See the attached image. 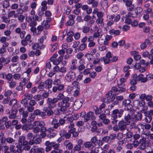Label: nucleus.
Here are the masks:
<instances>
[{"mask_svg":"<svg viewBox=\"0 0 153 153\" xmlns=\"http://www.w3.org/2000/svg\"><path fill=\"white\" fill-rule=\"evenodd\" d=\"M56 98L57 102L58 100H62L61 101L58 103V106L61 107L59 109L60 111L63 112V113H66L67 108V98H65L63 94H59L57 96V98Z\"/></svg>","mask_w":153,"mask_h":153,"instance_id":"1","label":"nucleus"},{"mask_svg":"<svg viewBox=\"0 0 153 153\" xmlns=\"http://www.w3.org/2000/svg\"><path fill=\"white\" fill-rule=\"evenodd\" d=\"M128 125L125 121L121 120L119 121L118 124L114 126L113 128L115 131H118L120 130L122 132H123V131L126 129L127 126Z\"/></svg>","mask_w":153,"mask_h":153,"instance_id":"2","label":"nucleus"},{"mask_svg":"<svg viewBox=\"0 0 153 153\" xmlns=\"http://www.w3.org/2000/svg\"><path fill=\"white\" fill-rule=\"evenodd\" d=\"M124 111L123 109L120 108L113 110L111 115V118L113 119H115L117 117L121 118L123 116Z\"/></svg>","mask_w":153,"mask_h":153,"instance_id":"3","label":"nucleus"},{"mask_svg":"<svg viewBox=\"0 0 153 153\" xmlns=\"http://www.w3.org/2000/svg\"><path fill=\"white\" fill-rule=\"evenodd\" d=\"M125 86L124 83L118 84L117 85V87H113L112 88V90L115 93V95H118L120 93H122L125 92L126 89L124 88Z\"/></svg>","mask_w":153,"mask_h":153,"instance_id":"4","label":"nucleus"},{"mask_svg":"<svg viewBox=\"0 0 153 153\" xmlns=\"http://www.w3.org/2000/svg\"><path fill=\"white\" fill-rule=\"evenodd\" d=\"M68 126L69 130H68V138H69L71 137V134H72L73 136L74 137H77L79 134V133L77 132H75L76 129L74 128V124L71 123Z\"/></svg>","mask_w":153,"mask_h":153,"instance_id":"5","label":"nucleus"},{"mask_svg":"<svg viewBox=\"0 0 153 153\" xmlns=\"http://www.w3.org/2000/svg\"><path fill=\"white\" fill-rule=\"evenodd\" d=\"M2 147L3 153H16V151L15 149V146L14 145H11L9 147L6 145L2 146Z\"/></svg>","mask_w":153,"mask_h":153,"instance_id":"6","label":"nucleus"},{"mask_svg":"<svg viewBox=\"0 0 153 153\" xmlns=\"http://www.w3.org/2000/svg\"><path fill=\"white\" fill-rule=\"evenodd\" d=\"M48 104L49 105V108H53L56 106V103L57 100L56 98L53 99L48 98L47 100Z\"/></svg>","mask_w":153,"mask_h":153,"instance_id":"7","label":"nucleus"},{"mask_svg":"<svg viewBox=\"0 0 153 153\" xmlns=\"http://www.w3.org/2000/svg\"><path fill=\"white\" fill-rule=\"evenodd\" d=\"M144 113L146 116L145 121L148 123H150L152 120V116L153 115V110L145 111Z\"/></svg>","mask_w":153,"mask_h":153,"instance_id":"8","label":"nucleus"},{"mask_svg":"<svg viewBox=\"0 0 153 153\" xmlns=\"http://www.w3.org/2000/svg\"><path fill=\"white\" fill-rule=\"evenodd\" d=\"M79 117V115L77 114H74V116L71 114H68V124L73 123V120H77Z\"/></svg>","mask_w":153,"mask_h":153,"instance_id":"9","label":"nucleus"},{"mask_svg":"<svg viewBox=\"0 0 153 153\" xmlns=\"http://www.w3.org/2000/svg\"><path fill=\"white\" fill-rule=\"evenodd\" d=\"M51 124L53 127L52 128H49L48 129V131L49 132L53 131L54 130V129H57L59 127V124L57 119H53Z\"/></svg>","mask_w":153,"mask_h":153,"instance_id":"10","label":"nucleus"},{"mask_svg":"<svg viewBox=\"0 0 153 153\" xmlns=\"http://www.w3.org/2000/svg\"><path fill=\"white\" fill-rule=\"evenodd\" d=\"M131 114L128 113L126 114L124 117V121L127 123V125L130 124L131 121H132L134 119V117Z\"/></svg>","mask_w":153,"mask_h":153,"instance_id":"11","label":"nucleus"},{"mask_svg":"<svg viewBox=\"0 0 153 153\" xmlns=\"http://www.w3.org/2000/svg\"><path fill=\"white\" fill-rule=\"evenodd\" d=\"M131 101L129 99H125L123 102V105L126 107L127 110L131 109L133 107V105L131 104Z\"/></svg>","mask_w":153,"mask_h":153,"instance_id":"12","label":"nucleus"},{"mask_svg":"<svg viewBox=\"0 0 153 153\" xmlns=\"http://www.w3.org/2000/svg\"><path fill=\"white\" fill-rule=\"evenodd\" d=\"M25 142L23 144V146H24V150L28 151L31 148L30 145H32L33 144V141L30 140L29 141Z\"/></svg>","mask_w":153,"mask_h":153,"instance_id":"13","label":"nucleus"},{"mask_svg":"<svg viewBox=\"0 0 153 153\" xmlns=\"http://www.w3.org/2000/svg\"><path fill=\"white\" fill-rule=\"evenodd\" d=\"M15 31L16 34L19 35V37L21 39H22L24 38L26 33V32L25 30L22 31L20 28L17 27L16 28Z\"/></svg>","mask_w":153,"mask_h":153,"instance_id":"14","label":"nucleus"},{"mask_svg":"<svg viewBox=\"0 0 153 153\" xmlns=\"http://www.w3.org/2000/svg\"><path fill=\"white\" fill-rule=\"evenodd\" d=\"M94 147L95 146L90 141H88L84 143L82 146V148L87 149L90 150H92Z\"/></svg>","mask_w":153,"mask_h":153,"instance_id":"15","label":"nucleus"},{"mask_svg":"<svg viewBox=\"0 0 153 153\" xmlns=\"http://www.w3.org/2000/svg\"><path fill=\"white\" fill-rule=\"evenodd\" d=\"M79 82L76 81H73L72 83V85H70L68 87V92L70 93L72 90L74 88H76L77 85H78Z\"/></svg>","mask_w":153,"mask_h":153,"instance_id":"16","label":"nucleus"},{"mask_svg":"<svg viewBox=\"0 0 153 153\" xmlns=\"http://www.w3.org/2000/svg\"><path fill=\"white\" fill-rule=\"evenodd\" d=\"M146 139L145 138H142L140 140L139 149L141 150H144L146 148Z\"/></svg>","mask_w":153,"mask_h":153,"instance_id":"17","label":"nucleus"},{"mask_svg":"<svg viewBox=\"0 0 153 153\" xmlns=\"http://www.w3.org/2000/svg\"><path fill=\"white\" fill-rule=\"evenodd\" d=\"M76 77L75 73L73 71H71L68 74V81L69 82L68 79H70V82L74 80Z\"/></svg>","mask_w":153,"mask_h":153,"instance_id":"18","label":"nucleus"},{"mask_svg":"<svg viewBox=\"0 0 153 153\" xmlns=\"http://www.w3.org/2000/svg\"><path fill=\"white\" fill-rule=\"evenodd\" d=\"M24 108H21L19 109V111L20 114L22 115L23 117H27L28 112L27 111H25Z\"/></svg>","mask_w":153,"mask_h":153,"instance_id":"19","label":"nucleus"},{"mask_svg":"<svg viewBox=\"0 0 153 153\" xmlns=\"http://www.w3.org/2000/svg\"><path fill=\"white\" fill-rule=\"evenodd\" d=\"M75 17L74 15H70L68 16L69 20L68 21V25L72 26L74 23V18Z\"/></svg>","mask_w":153,"mask_h":153,"instance_id":"20","label":"nucleus"},{"mask_svg":"<svg viewBox=\"0 0 153 153\" xmlns=\"http://www.w3.org/2000/svg\"><path fill=\"white\" fill-rule=\"evenodd\" d=\"M18 111L16 109H14L12 110L11 113L9 116L10 119H14L16 117V114Z\"/></svg>","mask_w":153,"mask_h":153,"instance_id":"21","label":"nucleus"},{"mask_svg":"<svg viewBox=\"0 0 153 153\" xmlns=\"http://www.w3.org/2000/svg\"><path fill=\"white\" fill-rule=\"evenodd\" d=\"M87 115L88 121L90 120H95L96 118L94 115V112L91 111H89L87 113Z\"/></svg>","mask_w":153,"mask_h":153,"instance_id":"22","label":"nucleus"},{"mask_svg":"<svg viewBox=\"0 0 153 153\" xmlns=\"http://www.w3.org/2000/svg\"><path fill=\"white\" fill-rule=\"evenodd\" d=\"M33 126H39L41 127L43 126H45V123L43 121H39V120L34 121L33 122Z\"/></svg>","mask_w":153,"mask_h":153,"instance_id":"23","label":"nucleus"},{"mask_svg":"<svg viewBox=\"0 0 153 153\" xmlns=\"http://www.w3.org/2000/svg\"><path fill=\"white\" fill-rule=\"evenodd\" d=\"M45 144L46 146L45 149V151L46 152H48L51 149L52 146V142L51 143L49 141H47Z\"/></svg>","mask_w":153,"mask_h":153,"instance_id":"24","label":"nucleus"},{"mask_svg":"<svg viewBox=\"0 0 153 153\" xmlns=\"http://www.w3.org/2000/svg\"><path fill=\"white\" fill-rule=\"evenodd\" d=\"M17 149L16 151L18 153H21L24 151V147L22 143H18L16 146Z\"/></svg>","mask_w":153,"mask_h":153,"instance_id":"25","label":"nucleus"},{"mask_svg":"<svg viewBox=\"0 0 153 153\" xmlns=\"http://www.w3.org/2000/svg\"><path fill=\"white\" fill-rule=\"evenodd\" d=\"M52 81L51 79H47L45 82V84H46V88H49L52 87Z\"/></svg>","mask_w":153,"mask_h":153,"instance_id":"26","label":"nucleus"},{"mask_svg":"<svg viewBox=\"0 0 153 153\" xmlns=\"http://www.w3.org/2000/svg\"><path fill=\"white\" fill-rule=\"evenodd\" d=\"M87 3L88 4H92V6L93 7H96L98 4V2L95 0H88Z\"/></svg>","mask_w":153,"mask_h":153,"instance_id":"27","label":"nucleus"},{"mask_svg":"<svg viewBox=\"0 0 153 153\" xmlns=\"http://www.w3.org/2000/svg\"><path fill=\"white\" fill-rule=\"evenodd\" d=\"M110 34L111 35H114V36H116L120 34V31L118 30H115L112 29L109 31Z\"/></svg>","mask_w":153,"mask_h":153,"instance_id":"28","label":"nucleus"},{"mask_svg":"<svg viewBox=\"0 0 153 153\" xmlns=\"http://www.w3.org/2000/svg\"><path fill=\"white\" fill-rule=\"evenodd\" d=\"M150 43V41L149 39H146L144 42L141 44L140 45V47L142 49H145L147 47V45H148Z\"/></svg>","mask_w":153,"mask_h":153,"instance_id":"29","label":"nucleus"},{"mask_svg":"<svg viewBox=\"0 0 153 153\" xmlns=\"http://www.w3.org/2000/svg\"><path fill=\"white\" fill-rule=\"evenodd\" d=\"M80 116L83 118V120L84 122H87L88 121L87 114L85 112H82L81 113Z\"/></svg>","mask_w":153,"mask_h":153,"instance_id":"30","label":"nucleus"},{"mask_svg":"<svg viewBox=\"0 0 153 153\" xmlns=\"http://www.w3.org/2000/svg\"><path fill=\"white\" fill-rule=\"evenodd\" d=\"M74 35V33L73 31H70L68 33V42H71L73 41V37Z\"/></svg>","mask_w":153,"mask_h":153,"instance_id":"31","label":"nucleus"},{"mask_svg":"<svg viewBox=\"0 0 153 153\" xmlns=\"http://www.w3.org/2000/svg\"><path fill=\"white\" fill-rule=\"evenodd\" d=\"M83 102V100L82 99L81 100H77L75 102L74 105L77 106L78 108H79L82 106Z\"/></svg>","mask_w":153,"mask_h":153,"instance_id":"32","label":"nucleus"},{"mask_svg":"<svg viewBox=\"0 0 153 153\" xmlns=\"http://www.w3.org/2000/svg\"><path fill=\"white\" fill-rule=\"evenodd\" d=\"M23 75L24 77H23V80L22 82L24 84V85H25L27 83L29 80V76H28V74H27L26 73H24Z\"/></svg>","mask_w":153,"mask_h":153,"instance_id":"33","label":"nucleus"},{"mask_svg":"<svg viewBox=\"0 0 153 153\" xmlns=\"http://www.w3.org/2000/svg\"><path fill=\"white\" fill-rule=\"evenodd\" d=\"M63 59V56H60L58 58V59H52L51 61L52 62L53 64L55 65H59L60 62H61Z\"/></svg>","mask_w":153,"mask_h":153,"instance_id":"34","label":"nucleus"},{"mask_svg":"<svg viewBox=\"0 0 153 153\" xmlns=\"http://www.w3.org/2000/svg\"><path fill=\"white\" fill-rule=\"evenodd\" d=\"M51 108H44L45 111L47 113V115L48 116H50L53 114V111L51 109Z\"/></svg>","mask_w":153,"mask_h":153,"instance_id":"35","label":"nucleus"},{"mask_svg":"<svg viewBox=\"0 0 153 153\" xmlns=\"http://www.w3.org/2000/svg\"><path fill=\"white\" fill-rule=\"evenodd\" d=\"M135 66H136V68H137L140 72H143L146 70L145 68L144 67H141L140 64L138 63L137 64L136 63L135 65Z\"/></svg>","mask_w":153,"mask_h":153,"instance_id":"36","label":"nucleus"},{"mask_svg":"<svg viewBox=\"0 0 153 153\" xmlns=\"http://www.w3.org/2000/svg\"><path fill=\"white\" fill-rule=\"evenodd\" d=\"M108 137L110 143L111 144L114 142L116 137V134H111Z\"/></svg>","mask_w":153,"mask_h":153,"instance_id":"37","label":"nucleus"},{"mask_svg":"<svg viewBox=\"0 0 153 153\" xmlns=\"http://www.w3.org/2000/svg\"><path fill=\"white\" fill-rule=\"evenodd\" d=\"M25 137L23 135H22L20 136L18 139V142L19 143H22V144L24 143H25V142H28L27 140H26Z\"/></svg>","mask_w":153,"mask_h":153,"instance_id":"38","label":"nucleus"},{"mask_svg":"<svg viewBox=\"0 0 153 153\" xmlns=\"http://www.w3.org/2000/svg\"><path fill=\"white\" fill-rule=\"evenodd\" d=\"M63 85H59L58 86H55L53 87V92H56L57 90H62L64 88Z\"/></svg>","mask_w":153,"mask_h":153,"instance_id":"39","label":"nucleus"},{"mask_svg":"<svg viewBox=\"0 0 153 153\" xmlns=\"http://www.w3.org/2000/svg\"><path fill=\"white\" fill-rule=\"evenodd\" d=\"M91 131L92 132H96L97 133H99L101 131V129H98L97 126H92L91 129Z\"/></svg>","mask_w":153,"mask_h":153,"instance_id":"40","label":"nucleus"},{"mask_svg":"<svg viewBox=\"0 0 153 153\" xmlns=\"http://www.w3.org/2000/svg\"><path fill=\"white\" fill-rule=\"evenodd\" d=\"M129 68H130L128 65L125 66L124 67V71L125 72H126L125 75V76L126 77L130 75L129 71Z\"/></svg>","mask_w":153,"mask_h":153,"instance_id":"41","label":"nucleus"},{"mask_svg":"<svg viewBox=\"0 0 153 153\" xmlns=\"http://www.w3.org/2000/svg\"><path fill=\"white\" fill-rule=\"evenodd\" d=\"M77 88L74 91L73 95L74 96L76 97L79 94L80 86L78 85H76Z\"/></svg>","mask_w":153,"mask_h":153,"instance_id":"42","label":"nucleus"},{"mask_svg":"<svg viewBox=\"0 0 153 153\" xmlns=\"http://www.w3.org/2000/svg\"><path fill=\"white\" fill-rule=\"evenodd\" d=\"M35 138V137H33V139H32L30 140H32L33 141V145H34L35 143L37 144L40 143L41 141V139L39 137L36 138L35 140H34V139Z\"/></svg>","mask_w":153,"mask_h":153,"instance_id":"43","label":"nucleus"},{"mask_svg":"<svg viewBox=\"0 0 153 153\" xmlns=\"http://www.w3.org/2000/svg\"><path fill=\"white\" fill-rule=\"evenodd\" d=\"M102 30L101 29H98L96 32L94 33L93 36L95 38H98L100 35V33L102 32Z\"/></svg>","mask_w":153,"mask_h":153,"instance_id":"44","label":"nucleus"},{"mask_svg":"<svg viewBox=\"0 0 153 153\" xmlns=\"http://www.w3.org/2000/svg\"><path fill=\"white\" fill-rule=\"evenodd\" d=\"M31 36L30 34H28L25 37H24L27 42H29L30 45L32 44V41L31 39Z\"/></svg>","mask_w":153,"mask_h":153,"instance_id":"45","label":"nucleus"},{"mask_svg":"<svg viewBox=\"0 0 153 153\" xmlns=\"http://www.w3.org/2000/svg\"><path fill=\"white\" fill-rule=\"evenodd\" d=\"M47 3V2L46 1H44L42 2L41 5L42 7L41 8V10L43 11H45L47 8L46 6Z\"/></svg>","mask_w":153,"mask_h":153,"instance_id":"46","label":"nucleus"},{"mask_svg":"<svg viewBox=\"0 0 153 153\" xmlns=\"http://www.w3.org/2000/svg\"><path fill=\"white\" fill-rule=\"evenodd\" d=\"M143 10L142 8L140 7H136L135 10V13L136 14V16H137L138 14L141 13Z\"/></svg>","mask_w":153,"mask_h":153,"instance_id":"47","label":"nucleus"},{"mask_svg":"<svg viewBox=\"0 0 153 153\" xmlns=\"http://www.w3.org/2000/svg\"><path fill=\"white\" fill-rule=\"evenodd\" d=\"M86 44L85 43H82L79 45L77 49L81 51H82L86 48Z\"/></svg>","mask_w":153,"mask_h":153,"instance_id":"48","label":"nucleus"},{"mask_svg":"<svg viewBox=\"0 0 153 153\" xmlns=\"http://www.w3.org/2000/svg\"><path fill=\"white\" fill-rule=\"evenodd\" d=\"M93 108L94 111L95 113L96 114H100L102 112V111L100 109V108H98L96 106H94V107H93Z\"/></svg>","mask_w":153,"mask_h":153,"instance_id":"49","label":"nucleus"},{"mask_svg":"<svg viewBox=\"0 0 153 153\" xmlns=\"http://www.w3.org/2000/svg\"><path fill=\"white\" fill-rule=\"evenodd\" d=\"M5 140L7 143L9 144H12L15 142V140L13 138L10 137L6 138Z\"/></svg>","mask_w":153,"mask_h":153,"instance_id":"50","label":"nucleus"},{"mask_svg":"<svg viewBox=\"0 0 153 153\" xmlns=\"http://www.w3.org/2000/svg\"><path fill=\"white\" fill-rule=\"evenodd\" d=\"M77 63V60L75 59H72L71 61V64L72 65V66L71 67V69L73 70L76 69V66L75 64Z\"/></svg>","mask_w":153,"mask_h":153,"instance_id":"51","label":"nucleus"},{"mask_svg":"<svg viewBox=\"0 0 153 153\" xmlns=\"http://www.w3.org/2000/svg\"><path fill=\"white\" fill-rule=\"evenodd\" d=\"M127 132L125 134H126V138H130L132 137L133 136V133L132 132L130 131L128 129H127Z\"/></svg>","mask_w":153,"mask_h":153,"instance_id":"52","label":"nucleus"},{"mask_svg":"<svg viewBox=\"0 0 153 153\" xmlns=\"http://www.w3.org/2000/svg\"><path fill=\"white\" fill-rule=\"evenodd\" d=\"M134 118L135 119V120L136 121H138L140 120L142 117V115L140 113H138L137 114L135 115Z\"/></svg>","mask_w":153,"mask_h":153,"instance_id":"53","label":"nucleus"},{"mask_svg":"<svg viewBox=\"0 0 153 153\" xmlns=\"http://www.w3.org/2000/svg\"><path fill=\"white\" fill-rule=\"evenodd\" d=\"M134 76L135 77L137 81H141L142 78L143 77V75L142 74H140L137 76L136 74H135Z\"/></svg>","mask_w":153,"mask_h":153,"instance_id":"54","label":"nucleus"},{"mask_svg":"<svg viewBox=\"0 0 153 153\" xmlns=\"http://www.w3.org/2000/svg\"><path fill=\"white\" fill-rule=\"evenodd\" d=\"M30 31L33 33V34L34 35H39V33L37 32V29L36 27H32L30 29Z\"/></svg>","mask_w":153,"mask_h":153,"instance_id":"55","label":"nucleus"},{"mask_svg":"<svg viewBox=\"0 0 153 153\" xmlns=\"http://www.w3.org/2000/svg\"><path fill=\"white\" fill-rule=\"evenodd\" d=\"M66 118V116H65L63 118H60L58 122L59 124V127L60 125L63 126L66 122V120L65 118Z\"/></svg>","mask_w":153,"mask_h":153,"instance_id":"56","label":"nucleus"},{"mask_svg":"<svg viewBox=\"0 0 153 153\" xmlns=\"http://www.w3.org/2000/svg\"><path fill=\"white\" fill-rule=\"evenodd\" d=\"M97 137L96 136L93 137L91 140L90 142L95 146L96 145L97 142Z\"/></svg>","mask_w":153,"mask_h":153,"instance_id":"57","label":"nucleus"},{"mask_svg":"<svg viewBox=\"0 0 153 153\" xmlns=\"http://www.w3.org/2000/svg\"><path fill=\"white\" fill-rule=\"evenodd\" d=\"M101 60L103 61L105 63L108 64L111 62V59L106 57H103L101 58Z\"/></svg>","mask_w":153,"mask_h":153,"instance_id":"58","label":"nucleus"},{"mask_svg":"<svg viewBox=\"0 0 153 153\" xmlns=\"http://www.w3.org/2000/svg\"><path fill=\"white\" fill-rule=\"evenodd\" d=\"M123 134H124L123 133V132H122V133H118L117 135H116V137L117 139L118 140H121L123 137Z\"/></svg>","mask_w":153,"mask_h":153,"instance_id":"59","label":"nucleus"},{"mask_svg":"<svg viewBox=\"0 0 153 153\" xmlns=\"http://www.w3.org/2000/svg\"><path fill=\"white\" fill-rule=\"evenodd\" d=\"M90 30V27L88 26L83 27L82 29V32L85 33H88Z\"/></svg>","mask_w":153,"mask_h":153,"instance_id":"60","label":"nucleus"},{"mask_svg":"<svg viewBox=\"0 0 153 153\" xmlns=\"http://www.w3.org/2000/svg\"><path fill=\"white\" fill-rule=\"evenodd\" d=\"M127 139L126 138H124L123 140H119L117 142V144L119 146H122L124 144L126 143Z\"/></svg>","mask_w":153,"mask_h":153,"instance_id":"61","label":"nucleus"},{"mask_svg":"<svg viewBox=\"0 0 153 153\" xmlns=\"http://www.w3.org/2000/svg\"><path fill=\"white\" fill-rule=\"evenodd\" d=\"M21 103L25 107H26L28 104V102L26 98H25L21 100Z\"/></svg>","mask_w":153,"mask_h":153,"instance_id":"62","label":"nucleus"},{"mask_svg":"<svg viewBox=\"0 0 153 153\" xmlns=\"http://www.w3.org/2000/svg\"><path fill=\"white\" fill-rule=\"evenodd\" d=\"M17 101L16 99H11L9 105L11 106H14L17 104Z\"/></svg>","mask_w":153,"mask_h":153,"instance_id":"63","label":"nucleus"},{"mask_svg":"<svg viewBox=\"0 0 153 153\" xmlns=\"http://www.w3.org/2000/svg\"><path fill=\"white\" fill-rule=\"evenodd\" d=\"M94 149L96 153H102L103 152L102 148L100 147L96 148Z\"/></svg>","mask_w":153,"mask_h":153,"instance_id":"64","label":"nucleus"}]
</instances>
